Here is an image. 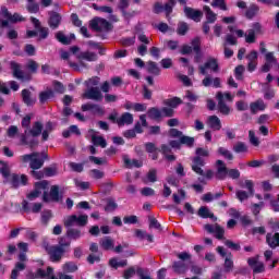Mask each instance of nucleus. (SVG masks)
Listing matches in <instances>:
<instances>
[{
	"instance_id": "obj_1",
	"label": "nucleus",
	"mask_w": 279,
	"mask_h": 279,
	"mask_svg": "<svg viewBox=\"0 0 279 279\" xmlns=\"http://www.w3.org/2000/svg\"><path fill=\"white\" fill-rule=\"evenodd\" d=\"M29 134L31 136H33V138L40 136V134H43V123L35 122L32 129L28 131L26 130L22 135V138H21L22 145H28L31 149H33V147H36V145H38V141L29 140Z\"/></svg>"
},
{
	"instance_id": "obj_2",
	"label": "nucleus",
	"mask_w": 279,
	"mask_h": 279,
	"mask_svg": "<svg viewBox=\"0 0 279 279\" xmlns=\"http://www.w3.org/2000/svg\"><path fill=\"white\" fill-rule=\"evenodd\" d=\"M205 165L206 162L201 157H194L192 159V171H194V173H197V175H203V178H205L206 180H213L215 172L213 170H207L204 172V169H202V167H204Z\"/></svg>"
},
{
	"instance_id": "obj_3",
	"label": "nucleus",
	"mask_w": 279,
	"mask_h": 279,
	"mask_svg": "<svg viewBox=\"0 0 279 279\" xmlns=\"http://www.w3.org/2000/svg\"><path fill=\"white\" fill-rule=\"evenodd\" d=\"M1 15L4 19H7V20L1 21V27H9L10 23H23V21H25V17H23L19 13H14L12 15V13H10V11H8V8H5V7H2Z\"/></svg>"
},
{
	"instance_id": "obj_4",
	"label": "nucleus",
	"mask_w": 279,
	"mask_h": 279,
	"mask_svg": "<svg viewBox=\"0 0 279 279\" xmlns=\"http://www.w3.org/2000/svg\"><path fill=\"white\" fill-rule=\"evenodd\" d=\"M20 160L22 162H29L31 169H40L45 165V160L40 158V153L23 155L20 157Z\"/></svg>"
},
{
	"instance_id": "obj_5",
	"label": "nucleus",
	"mask_w": 279,
	"mask_h": 279,
	"mask_svg": "<svg viewBox=\"0 0 279 279\" xmlns=\"http://www.w3.org/2000/svg\"><path fill=\"white\" fill-rule=\"evenodd\" d=\"M198 71L201 75H206L208 71L219 73V61L215 57H209L203 65L198 66Z\"/></svg>"
},
{
	"instance_id": "obj_6",
	"label": "nucleus",
	"mask_w": 279,
	"mask_h": 279,
	"mask_svg": "<svg viewBox=\"0 0 279 279\" xmlns=\"http://www.w3.org/2000/svg\"><path fill=\"white\" fill-rule=\"evenodd\" d=\"M65 228H73V226H78L81 228H84L86 223H88V216L86 215H72L68 216L63 221Z\"/></svg>"
},
{
	"instance_id": "obj_7",
	"label": "nucleus",
	"mask_w": 279,
	"mask_h": 279,
	"mask_svg": "<svg viewBox=\"0 0 279 279\" xmlns=\"http://www.w3.org/2000/svg\"><path fill=\"white\" fill-rule=\"evenodd\" d=\"M169 136L171 138H179L181 145H186V147H193L195 145V137L186 136L178 129H170Z\"/></svg>"
},
{
	"instance_id": "obj_8",
	"label": "nucleus",
	"mask_w": 279,
	"mask_h": 279,
	"mask_svg": "<svg viewBox=\"0 0 279 279\" xmlns=\"http://www.w3.org/2000/svg\"><path fill=\"white\" fill-rule=\"evenodd\" d=\"M89 27L94 32H110L112 25L106 19L95 17L89 22Z\"/></svg>"
},
{
	"instance_id": "obj_9",
	"label": "nucleus",
	"mask_w": 279,
	"mask_h": 279,
	"mask_svg": "<svg viewBox=\"0 0 279 279\" xmlns=\"http://www.w3.org/2000/svg\"><path fill=\"white\" fill-rule=\"evenodd\" d=\"M204 230H206V232H208V234H215L216 239H218V241H223L225 234H226V230L219 226V225H205L204 226Z\"/></svg>"
},
{
	"instance_id": "obj_10",
	"label": "nucleus",
	"mask_w": 279,
	"mask_h": 279,
	"mask_svg": "<svg viewBox=\"0 0 279 279\" xmlns=\"http://www.w3.org/2000/svg\"><path fill=\"white\" fill-rule=\"evenodd\" d=\"M46 252H48L50 259L52 263H58L62 259V255L64 254V248L60 246H49L45 245Z\"/></svg>"
},
{
	"instance_id": "obj_11",
	"label": "nucleus",
	"mask_w": 279,
	"mask_h": 279,
	"mask_svg": "<svg viewBox=\"0 0 279 279\" xmlns=\"http://www.w3.org/2000/svg\"><path fill=\"white\" fill-rule=\"evenodd\" d=\"M48 186H49V182L47 181H39L35 183V190L27 195L28 199L31 202H34V199L43 195V191H47Z\"/></svg>"
},
{
	"instance_id": "obj_12",
	"label": "nucleus",
	"mask_w": 279,
	"mask_h": 279,
	"mask_svg": "<svg viewBox=\"0 0 279 279\" xmlns=\"http://www.w3.org/2000/svg\"><path fill=\"white\" fill-rule=\"evenodd\" d=\"M263 29V26H260L259 23L253 24L252 28L246 32L245 36V43H248V45H252L256 43V34H260Z\"/></svg>"
},
{
	"instance_id": "obj_13",
	"label": "nucleus",
	"mask_w": 279,
	"mask_h": 279,
	"mask_svg": "<svg viewBox=\"0 0 279 279\" xmlns=\"http://www.w3.org/2000/svg\"><path fill=\"white\" fill-rule=\"evenodd\" d=\"M62 196H60V186L52 185L50 193L44 192V202H60Z\"/></svg>"
},
{
	"instance_id": "obj_14",
	"label": "nucleus",
	"mask_w": 279,
	"mask_h": 279,
	"mask_svg": "<svg viewBox=\"0 0 279 279\" xmlns=\"http://www.w3.org/2000/svg\"><path fill=\"white\" fill-rule=\"evenodd\" d=\"M216 98L218 99V110L220 114L228 117V114L232 112V109L223 100V93L218 92Z\"/></svg>"
},
{
	"instance_id": "obj_15",
	"label": "nucleus",
	"mask_w": 279,
	"mask_h": 279,
	"mask_svg": "<svg viewBox=\"0 0 279 279\" xmlns=\"http://www.w3.org/2000/svg\"><path fill=\"white\" fill-rule=\"evenodd\" d=\"M259 256L251 257L247 259L248 266L252 267L253 274H263L265 271V264L258 260Z\"/></svg>"
},
{
	"instance_id": "obj_16",
	"label": "nucleus",
	"mask_w": 279,
	"mask_h": 279,
	"mask_svg": "<svg viewBox=\"0 0 279 279\" xmlns=\"http://www.w3.org/2000/svg\"><path fill=\"white\" fill-rule=\"evenodd\" d=\"M228 167H226V162L222 160L216 161V178L217 180H226L228 178Z\"/></svg>"
},
{
	"instance_id": "obj_17",
	"label": "nucleus",
	"mask_w": 279,
	"mask_h": 279,
	"mask_svg": "<svg viewBox=\"0 0 279 279\" xmlns=\"http://www.w3.org/2000/svg\"><path fill=\"white\" fill-rule=\"evenodd\" d=\"M184 14L187 16V19H192V21H195L196 23H199L202 21V16H204V13L199 10H195L190 7L184 8Z\"/></svg>"
},
{
	"instance_id": "obj_18",
	"label": "nucleus",
	"mask_w": 279,
	"mask_h": 279,
	"mask_svg": "<svg viewBox=\"0 0 279 279\" xmlns=\"http://www.w3.org/2000/svg\"><path fill=\"white\" fill-rule=\"evenodd\" d=\"M83 97L85 99H93L94 101H101L104 96L101 95V92L99 90V88L92 87L83 94Z\"/></svg>"
},
{
	"instance_id": "obj_19",
	"label": "nucleus",
	"mask_w": 279,
	"mask_h": 279,
	"mask_svg": "<svg viewBox=\"0 0 279 279\" xmlns=\"http://www.w3.org/2000/svg\"><path fill=\"white\" fill-rule=\"evenodd\" d=\"M134 123V116L130 112H124L117 120V125L123 128V125H132Z\"/></svg>"
},
{
	"instance_id": "obj_20",
	"label": "nucleus",
	"mask_w": 279,
	"mask_h": 279,
	"mask_svg": "<svg viewBox=\"0 0 279 279\" xmlns=\"http://www.w3.org/2000/svg\"><path fill=\"white\" fill-rule=\"evenodd\" d=\"M7 182H11L12 186H20V184H27V175L11 174Z\"/></svg>"
},
{
	"instance_id": "obj_21",
	"label": "nucleus",
	"mask_w": 279,
	"mask_h": 279,
	"mask_svg": "<svg viewBox=\"0 0 279 279\" xmlns=\"http://www.w3.org/2000/svg\"><path fill=\"white\" fill-rule=\"evenodd\" d=\"M207 125L211 130L219 132V130H221V119H219L217 116H209L207 118Z\"/></svg>"
},
{
	"instance_id": "obj_22",
	"label": "nucleus",
	"mask_w": 279,
	"mask_h": 279,
	"mask_svg": "<svg viewBox=\"0 0 279 279\" xmlns=\"http://www.w3.org/2000/svg\"><path fill=\"white\" fill-rule=\"evenodd\" d=\"M123 162H124V167H126V169H134V167L136 169L143 167V161L137 160V159H130V157L128 156H123Z\"/></svg>"
},
{
	"instance_id": "obj_23",
	"label": "nucleus",
	"mask_w": 279,
	"mask_h": 279,
	"mask_svg": "<svg viewBox=\"0 0 279 279\" xmlns=\"http://www.w3.org/2000/svg\"><path fill=\"white\" fill-rule=\"evenodd\" d=\"M266 243H268L271 250H276V247H279V233H275V234L267 233Z\"/></svg>"
},
{
	"instance_id": "obj_24",
	"label": "nucleus",
	"mask_w": 279,
	"mask_h": 279,
	"mask_svg": "<svg viewBox=\"0 0 279 279\" xmlns=\"http://www.w3.org/2000/svg\"><path fill=\"white\" fill-rule=\"evenodd\" d=\"M250 108H251L252 114H256V112H260L265 110L267 106L265 105V101H263V99H258L254 102H251Z\"/></svg>"
},
{
	"instance_id": "obj_25",
	"label": "nucleus",
	"mask_w": 279,
	"mask_h": 279,
	"mask_svg": "<svg viewBox=\"0 0 279 279\" xmlns=\"http://www.w3.org/2000/svg\"><path fill=\"white\" fill-rule=\"evenodd\" d=\"M56 38L62 45H71L72 40H75V34H71L70 37H69V36L64 35V33L58 32L56 34Z\"/></svg>"
},
{
	"instance_id": "obj_26",
	"label": "nucleus",
	"mask_w": 279,
	"mask_h": 279,
	"mask_svg": "<svg viewBox=\"0 0 279 279\" xmlns=\"http://www.w3.org/2000/svg\"><path fill=\"white\" fill-rule=\"evenodd\" d=\"M147 73H149L150 75H160V68L158 66V63L154 62V61H148L146 62V66H145Z\"/></svg>"
},
{
	"instance_id": "obj_27",
	"label": "nucleus",
	"mask_w": 279,
	"mask_h": 279,
	"mask_svg": "<svg viewBox=\"0 0 279 279\" xmlns=\"http://www.w3.org/2000/svg\"><path fill=\"white\" fill-rule=\"evenodd\" d=\"M61 21L62 16H60V14H58L57 12H53L50 14L49 26L51 27V29H58Z\"/></svg>"
},
{
	"instance_id": "obj_28",
	"label": "nucleus",
	"mask_w": 279,
	"mask_h": 279,
	"mask_svg": "<svg viewBox=\"0 0 279 279\" xmlns=\"http://www.w3.org/2000/svg\"><path fill=\"white\" fill-rule=\"evenodd\" d=\"M198 217H202L203 219H213L214 221H217V217H215V214L210 213V209H208V207L206 206H202L198 209L197 213Z\"/></svg>"
},
{
	"instance_id": "obj_29",
	"label": "nucleus",
	"mask_w": 279,
	"mask_h": 279,
	"mask_svg": "<svg viewBox=\"0 0 279 279\" xmlns=\"http://www.w3.org/2000/svg\"><path fill=\"white\" fill-rule=\"evenodd\" d=\"M22 99L26 106H34V104H36V98L32 97V92L28 89L22 90Z\"/></svg>"
},
{
	"instance_id": "obj_30",
	"label": "nucleus",
	"mask_w": 279,
	"mask_h": 279,
	"mask_svg": "<svg viewBox=\"0 0 279 279\" xmlns=\"http://www.w3.org/2000/svg\"><path fill=\"white\" fill-rule=\"evenodd\" d=\"M172 269L175 274H186L189 271V266L184 262H174Z\"/></svg>"
},
{
	"instance_id": "obj_31",
	"label": "nucleus",
	"mask_w": 279,
	"mask_h": 279,
	"mask_svg": "<svg viewBox=\"0 0 279 279\" xmlns=\"http://www.w3.org/2000/svg\"><path fill=\"white\" fill-rule=\"evenodd\" d=\"M147 116L149 119H154L155 121H160L162 119V111L156 107L148 109Z\"/></svg>"
},
{
	"instance_id": "obj_32",
	"label": "nucleus",
	"mask_w": 279,
	"mask_h": 279,
	"mask_svg": "<svg viewBox=\"0 0 279 279\" xmlns=\"http://www.w3.org/2000/svg\"><path fill=\"white\" fill-rule=\"evenodd\" d=\"M11 70L13 71V76L17 80H23V70L21 69V64L12 61L11 62Z\"/></svg>"
},
{
	"instance_id": "obj_33",
	"label": "nucleus",
	"mask_w": 279,
	"mask_h": 279,
	"mask_svg": "<svg viewBox=\"0 0 279 279\" xmlns=\"http://www.w3.org/2000/svg\"><path fill=\"white\" fill-rule=\"evenodd\" d=\"M80 60H86L87 62L97 61V53L90 51H84L78 54Z\"/></svg>"
},
{
	"instance_id": "obj_34",
	"label": "nucleus",
	"mask_w": 279,
	"mask_h": 279,
	"mask_svg": "<svg viewBox=\"0 0 279 279\" xmlns=\"http://www.w3.org/2000/svg\"><path fill=\"white\" fill-rule=\"evenodd\" d=\"M92 143L96 147H102V149L106 148L108 145V143L106 142V138L99 135H92Z\"/></svg>"
},
{
	"instance_id": "obj_35",
	"label": "nucleus",
	"mask_w": 279,
	"mask_h": 279,
	"mask_svg": "<svg viewBox=\"0 0 279 279\" xmlns=\"http://www.w3.org/2000/svg\"><path fill=\"white\" fill-rule=\"evenodd\" d=\"M206 19H207V23H215L217 21V14L215 12H213V10L210 9V7L205 5L203 8Z\"/></svg>"
},
{
	"instance_id": "obj_36",
	"label": "nucleus",
	"mask_w": 279,
	"mask_h": 279,
	"mask_svg": "<svg viewBox=\"0 0 279 279\" xmlns=\"http://www.w3.org/2000/svg\"><path fill=\"white\" fill-rule=\"evenodd\" d=\"M100 247L102 250H114V240H112L110 236H106L100 241Z\"/></svg>"
},
{
	"instance_id": "obj_37",
	"label": "nucleus",
	"mask_w": 279,
	"mask_h": 279,
	"mask_svg": "<svg viewBox=\"0 0 279 279\" xmlns=\"http://www.w3.org/2000/svg\"><path fill=\"white\" fill-rule=\"evenodd\" d=\"M233 151L235 154H247V145L243 142H238L233 145Z\"/></svg>"
},
{
	"instance_id": "obj_38",
	"label": "nucleus",
	"mask_w": 279,
	"mask_h": 279,
	"mask_svg": "<svg viewBox=\"0 0 279 279\" xmlns=\"http://www.w3.org/2000/svg\"><path fill=\"white\" fill-rule=\"evenodd\" d=\"M240 186L242 189H247L248 195H251V197H254V181L245 180L244 183H240Z\"/></svg>"
},
{
	"instance_id": "obj_39",
	"label": "nucleus",
	"mask_w": 279,
	"mask_h": 279,
	"mask_svg": "<svg viewBox=\"0 0 279 279\" xmlns=\"http://www.w3.org/2000/svg\"><path fill=\"white\" fill-rule=\"evenodd\" d=\"M129 5H130V2L128 0H120V2H119V8L122 10L123 16H125L126 19H132V16H134V14H130V13L125 12V10Z\"/></svg>"
},
{
	"instance_id": "obj_40",
	"label": "nucleus",
	"mask_w": 279,
	"mask_h": 279,
	"mask_svg": "<svg viewBox=\"0 0 279 279\" xmlns=\"http://www.w3.org/2000/svg\"><path fill=\"white\" fill-rule=\"evenodd\" d=\"M136 274L140 279H153L151 274L149 272V269H144V268L138 267L136 269Z\"/></svg>"
},
{
	"instance_id": "obj_41",
	"label": "nucleus",
	"mask_w": 279,
	"mask_h": 279,
	"mask_svg": "<svg viewBox=\"0 0 279 279\" xmlns=\"http://www.w3.org/2000/svg\"><path fill=\"white\" fill-rule=\"evenodd\" d=\"M218 154H220V156H223V158H226L227 160H234V155H232V153L228 148H218Z\"/></svg>"
},
{
	"instance_id": "obj_42",
	"label": "nucleus",
	"mask_w": 279,
	"mask_h": 279,
	"mask_svg": "<svg viewBox=\"0 0 279 279\" xmlns=\"http://www.w3.org/2000/svg\"><path fill=\"white\" fill-rule=\"evenodd\" d=\"M232 269H234V262L232 260V255L229 254V256L225 259V271L229 274V271H232Z\"/></svg>"
},
{
	"instance_id": "obj_43",
	"label": "nucleus",
	"mask_w": 279,
	"mask_h": 279,
	"mask_svg": "<svg viewBox=\"0 0 279 279\" xmlns=\"http://www.w3.org/2000/svg\"><path fill=\"white\" fill-rule=\"evenodd\" d=\"M23 269H25V264L24 263H17L15 265V268L11 272V279L19 278V271H23Z\"/></svg>"
},
{
	"instance_id": "obj_44",
	"label": "nucleus",
	"mask_w": 279,
	"mask_h": 279,
	"mask_svg": "<svg viewBox=\"0 0 279 279\" xmlns=\"http://www.w3.org/2000/svg\"><path fill=\"white\" fill-rule=\"evenodd\" d=\"M235 195H236L239 202H245V199H250V197H252V195H250V192H246L243 190H238L235 192Z\"/></svg>"
},
{
	"instance_id": "obj_45",
	"label": "nucleus",
	"mask_w": 279,
	"mask_h": 279,
	"mask_svg": "<svg viewBox=\"0 0 279 279\" xmlns=\"http://www.w3.org/2000/svg\"><path fill=\"white\" fill-rule=\"evenodd\" d=\"M117 208H118L117 202H114V199L112 198H108L107 205L105 207L106 213H113V210H117Z\"/></svg>"
},
{
	"instance_id": "obj_46",
	"label": "nucleus",
	"mask_w": 279,
	"mask_h": 279,
	"mask_svg": "<svg viewBox=\"0 0 279 279\" xmlns=\"http://www.w3.org/2000/svg\"><path fill=\"white\" fill-rule=\"evenodd\" d=\"M109 264L111 267H113L114 269L119 268V267H125L128 266V260L123 259V260H117V258H112L109 260Z\"/></svg>"
},
{
	"instance_id": "obj_47",
	"label": "nucleus",
	"mask_w": 279,
	"mask_h": 279,
	"mask_svg": "<svg viewBox=\"0 0 279 279\" xmlns=\"http://www.w3.org/2000/svg\"><path fill=\"white\" fill-rule=\"evenodd\" d=\"M258 14V5L256 4H251L250 8L246 11V17L247 19H254Z\"/></svg>"
},
{
	"instance_id": "obj_48",
	"label": "nucleus",
	"mask_w": 279,
	"mask_h": 279,
	"mask_svg": "<svg viewBox=\"0 0 279 279\" xmlns=\"http://www.w3.org/2000/svg\"><path fill=\"white\" fill-rule=\"evenodd\" d=\"M66 235L69 236V239H73L74 241H77V239L82 236V231L77 229H69L66 232Z\"/></svg>"
},
{
	"instance_id": "obj_49",
	"label": "nucleus",
	"mask_w": 279,
	"mask_h": 279,
	"mask_svg": "<svg viewBox=\"0 0 279 279\" xmlns=\"http://www.w3.org/2000/svg\"><path fill=\"white\" fill-rule=\"evenodd\" d=\"M165 104L166 106H169V108H175L177 106H180V104H182V99L178 97H173V98L167 99Z\"/></svg>"
},
{
	"instance_id": "obj_50",
	"label": "nucleus",
	"mask_w": 279,
	"mask_h": 279,
	"mask_svg": "<svg viewBox=\"0 0 279 279\" xmlns=\"http://www.w3.org/2000/svg\"><path fill=\"white\" fill-rule=\"evenodd\" d=\"M51 97H53L52 90L41 92L39 94V101L40 104H45L48 99H51Z\"/></svg>"
},
{
	"instance_id": "obj_51",
	"label": "nucleus",
	"mask_w": 279,
	"mask_h": 279,
	"mask_svg": "<svg viewBox=\"0 0 279 279\" xmlns=\"http://www.w3.org/2000/svg\"><path fill=\"white\" fill-rule=\"evenodd\" d=\"M174 5H175V0H169L168 3L163 5V12H166L167 19H169V14L173 12Z\"/></svg>"
},
{
	"instance_id": "obj_52",
	"label": "nucleus",
	"mask_w": 279,
	"mask_h": 279,
	"mask_svg": "<svg viewBox=\"0 0 279 279\" xmlns=\"http://www.w3.org/2000/svg\"><path fill=\"white\" fill-rule=\"evenodd\" d=\"M63 271H65L66 274H73L75 271H77V265H75V263H66L63 265Z\"/></svg>"
},
{
	"instance_id": "obj_53",
	"label": "nucleus",
	"mask_w": 279,
	"mask_h": 279,
	"mask_svg": "<svg viewBox=\"0 0 279 279\" xmlns=\"http://www.w3.org/2000/svg\"><path fill=\"white\" fill-rule=\"evenodd\" d=\"M213 8H219V10L228 11V5L226 4V0H214L211 2Z\"/></svg>"
},
{
	"instance_id": "obj_54",
	"label": "nucleus",
	"mask_w": 279,
	"mask_h": 279,
	"mask_svg": "<svg viewBox=\"0 0 279 279\" xmlns=\"http://www.w3.org/2000/svg\"><path fill=\"white\" fill-rule=\"evenodd\" d=\"M51 217H53V214H51V210H44L41 213V223L44 226H47V223H49V220L51 219Z\"/></svg>"
},
{
	"instance_id": "obj_55",
	"label": "nucleus",
	"mask_w": 279,
	"mask_h": 279,
	"mask_svg": "<svg viewBox=\"0 0 279 279\" xmlns=\"http://www.w3.org/2000/svg\"><path fill=\"white\" fill-rule=\"evenodd\" d=\"M265 60H266V63L271 64L272 66L274 64H278V59H276V56H274V52H266Z\"/></svg>"
},
{
	"instance_id": "obj_56",
	"label": "nucleus",
	"mask_w": 279,
	"mask_h": 279,
	"mask_svg": "<svg viewBox=\"0 0 279 279\" xmlns=\"http://www.w3.org/2000/svg\"><path fill=\"white\" fill-rule=\"evenodd\" d=\"M227 175L231 178V180H239L241 178V171H239V169H229Z\"/></svg>"
},
{
	"instance_id": "obj_57",
	"label": "nucleus",
	"mask_w": 279,
	"mask_h": 279,
	"mask_svg": "<svg viewBox=\"0 0 279 279\" xmlns=\"http://www.w3.org/2000/svg\"><path fill=\"white\" fill-rule=\"evenodd\" d=\"M189 32V24L181 22L179 23L177 33L179 34V36H184L186 33Z\"/></svg>"
},
{
	"instance_id": "obj_58",
	"label": "nucleus",
	"mask_w": 279,
	"mask_h": 279,
	"mask_svg": "<svg viewBox=\"0 0 279 279\" xmlns=\"http://www.w3.org/2000/svg\"><path fill=\"white\" fill-rule=\"evenodd\" d=\"M243 73H245V66L238 65L234 70L235 80H243Z\"/></svg>"
},
{
	"instance_id": "obj_59",
	"label": "nucleus",
	"mask_w": 279,
	"mask_h": 279,
	"mask_svg": "<svg viewBox=\"0 0 279 279\" xmlns=\"http://www.w3.org/2000/svg\"><path fill=\"white\" fill-rule=\"evenodd\" d=\"M37 36H39V40H45L49 36V28L39 27Z\"/></svg>"
},
{
	"instance_id": "obj_60",
	"label": "nucleus",
	"mask_w": 279,
	"mask_h": 279,
	"mask_svg": "<svg viewBox=\"0 0 279 279\" xmlns=\"http://www.w3.org/2000/svg\"><path fill=\"white\" fill-rule=\"evenodd\" d=\"M191 45H192L191 47L193 48V50H194L196 53H199L202 40H201L198 37H196V38H194V39L192 40Z\"/></svg>"
},
{
	"instance_id": "obj_61",
	"label": "nucleus",
	"mask_w": 279,
	"mask_h": 279,
	"mask_svg": "<svg viewBox=\"0 0 279 279\" xmlns=\"http://www.w3.org/2000/svg\"><path fill=\"white\" fill-rule=\"evenodd\" d=\"M26 68L28 71H31V73H36L38 71V62L29 60L26 64Z\"/></svg>"
},
{
	"instance_id": "obj_62",
	"label": "nucleus",
	"mask_w": 279,
	"mask_h": 279,
	"mask_svg": "<svg viewBox=\"0 0 279 279\" xmlns=\"http://www.w3.org/2000/svg\"><path fill=\"white\" fill-rule=\"evenodd\" d=\"M263 206H265L264 202H260L259 204L252 205V213H253V215H255V217H257V215L260 214Z\"/></svg>"
},
{
	"instance_id": "obj_63",
	"label": "nucleus",
	"mask_w": 279,
	"mask_h": 279,
	"mask_svg": "<svg viewBox=\"0 0 279 279\" xmlns=\"http://www.w3.org/2000/svg\"><path fill=\"white\" fill-rule=\"evenodd\" d=\"M149 228H155V230H162L160 222L154 217H149Z\"/></svg>"
},
{
	"instance_id": "obj_64",
	"label": "nucleus",
	"mask_w": 279,
	"mask_h": 279,
	"mask_svg": "<svg viewBox=\"0 0 279 279\" xmlns=\"http://www.w3.org/2000/svg\"><path fill=\"white\" fill-rule=\"evenodd\" d=\"M175 256L179 260H191L192 258V255L189 252L175 253Z\"/></svg>"
}]
</instances>
